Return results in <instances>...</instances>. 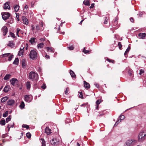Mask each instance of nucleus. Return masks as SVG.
<instances>
[{
	"label": "nucleus",
	"instance_id": "obj_1",
	"mask_svg": "<svg viewBox=\"0 0 146 146\" xmlns=\"http://www.w3.org/2000/svg\"><path fill=\"white\" fill-rule=\"evenodd\" d=\"M146 136V131L143 130L141 131L138 135V141L139 142H142L144 141L145 138V137Z\"/></svg>",
	"mask_w": 146,
	"mask_h": 146
},
{
	"label": "nucleus",
	"instance_id": "obj_2",
	"mask_svg": "<svg viewBox=\"0 0 146 146\" xmlns=\"http://www.w3.org/2000/svg\"><path fill=\"white\" fill-rule=\"evenodd\" d=\"M29 79L33 80H37L38 79L37 74L33 71H31L29 73Z\"/></svg>",
	"mask_w": 146,
	"mask_h": 146
},
{
	"label": "nucleus",
	"instance_id": "obj_3",
	"mask_svg": "<svg viewBox=\"0 0 146 146\" xmlns=\"http://www.w3.org/2000/svg\"><path fill=\"white\" fill-rule=\"evenodd\" d=\"M37 53L36 50L34 49L31 50L29 54L30 58L33 60H35L36 59Z\"/></svg>",
	"mask_w": 146,
	"mask_h": 146
},
{
	"label": "nucleus",
	"instance_id": "obj_4",
	"mask_svg": "<svg viewBox=\"0 0 146 146\" xmlns=\"http://www.w3.org/2000/svg\"><path fill=\"white\" fill-rule=\"evenodd\" d=\"M1 15L2 18L4 20L8 19L10 16V13L8 12L2 13Z\"/></svg>",
	"mask_w": 146,
	"mask_h": 146
},
{
	"label": "nucleus",
	"instance_id": "obj_5",
	"mask_svg": "<svg viewBox=\"0 0 146 146\" xmlns=\"http://www.w3.org/2000/svg\"><path fill=\"white\" fill-rule=\"evenodd\" d=\"M24 98L25 101L27 102H31L33 99L32 96L29 95H25Z\"/></svg>",
	"mask_w": 146,
	"mask_h": 146
},
{
	"label": "nucleus",
	"instance_id": "obj_6",
	"mask_svg": "<svg viewBox=\"0 0 146 146\" xmlns=\"http://www.w3.org/2000/svg\"><path fill=\"white\" fill-rule=\"evenodd\" d=\"M135 141V140L133 139L129 140L126 142L124 146H129L131 144L134 143Z\"/></svg>",
	"mask_w": 146,
	"mask_h": 146
},
{
	"label": "nucleus",
	"instance_id": "obj_7",
	"mask_svg": "<svg viewBox=\"0 0 146 146\" xmlns=\"http://www.w3.org/2000/svg\"><path fill=\"white\" fill-rule=\"evenodd\" d=\"M11 84L13 86H15V84L18 83V80L16 78H12L10 81Z\"/></svg>",
	"mask_w": 146,
	"mask_h": 146
},
{
	"label": "nucleus",
	"instance_id": "obj_8",
	"mask_svg": "<svg viewBox=\"0 0 146 146\" xmlns=\"http://www.w3.org/2000/svg\"><path fill=\"white\" fill-rule=\"evenodd\" d=\"M1 30L3 33V35L4 36L6 35L8 32L7 28L6 26H3L1 29Z\"/></svg>",
	"mask_w": 146,
	"mask_h": 146
},
{
	"label": "nucleus",
	"instance_id": "obj_9",
	"mask_svg": "<svg viewBox=\"0 0 146 146\" xmlns=\"http://www.w3.org/2000/svg\"><path fill=\"white\" fill-rule=\"evenodd\" d=\"M9 2H7L3 5V8L4 9H10V7L9 5Z\"/></svg>",
	"mask_w": 146,
	"mask_h": 146
},
{
	"label": "nucleus",
	"instance_id": "obj_10",
	"mask_svg": "<svg viewBox=\"0 0 146 146\" xmlns=\"http://www.w3.org/2000/svg\"><path fill=\"white\" fill-rule=\"evenodd\" d=\"M50 143L52 145L55 146L58 144L59 142L57 141H56V139L53 138L51 141H50Z\"/></svg>",
	"mask_w": 146,
	"mask_h": 146
},
{
	"label": "nucleus",
	"instance_id": "obj_11",
	"mask_svg": "<svg viewBox=\"0 0 146 146\" xmlns=\"http://www.w3.org/2000/svg\"><path fill=\"white\" fill-rule=\"evenodd\" d=\"M15 102L14 100L11 99L8 100L7 102V105L8 106H12Z\"/></svg>",
	"mask_w": 146,
	"mask_h": 146
},
{
	"label": "nucleus",
	"instance_id": "obj_12",
	"mask_svg": "<svg viewBox=\"0 0 146 146\" xmlns=\"http://www.w3.org/2000/svg\"><path fill=\"white\" fill-rule=\"evenodd\" d=\"M51 129H49L48 127H46L45 129V133L48 135H49L51 133Z\"/></svg>",
	"mask_w": 146,
	"mask_h": 146
},
{
	"label": "nucleus",
	"instance_id": "obj_13",
	"mask_svg": "<svg viewBox=\"0 0 146 146\" xmlns=\"http://www.w3.org/2000/svg\"><path fill=\"white\" fill-rule=\"evenodd\" d=\"M146 35L145 33H140L138 35L139 37L142 39H144L146 36Z\"/></svg>",
	"mask_w": 146,
	"mask_h": 146
},
{
	"label": "nucleus",
	"instance_id": "obj_14",
	"mask_svg": "<svg viewBox=\"0 0 146 146\" xmlns=\"http://www.w3.org/2000/svg\"><path fill=\"white\" fill-rule=\"evenodd\" d=\"M84 86L85 88L89 89L90 88V86L89 83L86 82V81H84Z\"/></svg>",
	"mask_w": 146,
	"mask_h": 146
},
{
	"label": "nucleus",
	"instance_id": "obj_15",
	"mask_svg": "<svg viewBox=\"0 0 146 146\" xmlns=\"http://www.w3.org/2000/svg\"><path fill=\"white\" fill-rule=\"evenodd\" d=\"M15 45V44L14 43L13 41H10L9 42V44H8V46H10L11 48H13Z\"/></svg>",
	"mask_w": 146,
	"mask_h": 146
},
{
	"label": "nucleus",
	"instance_id": "obj_16",
	"mask_svg": "<svg viewBox=\"0 0 146 146\" xmlns=\"http://www.w3.org/2000/svg\"><path fill=\"white\" fill-rule=\"evenodd\" d=\"M26 61L25 59L22 60L21 61V64L22 67L23 68H25L26 67V64H25Z\"/></svg>",
	"mask_w": 146,
	"mask_h": 146
},
{
	"label": "nucleus",
	"instance_id": "obj_17",
	"mask_svg": "<svg viewBox=\"0 0 146 146\" xmlns=\"http://www.w3.org/2000/svg\"><path fill=\"white\" fill-rule=\"evenodd\" d=\"M10 88V86L8 85L6 86L4 88L3 91L5 92L6 93L8 92L9 89Z\"/></svg>",
	"mask_w": 146,
	"mask_h": 146
},
{
	"label": "nucleus",
	"instance_id": "obj_18",
	"mask_svg": "<svg viewBox=\"0 0 146 146\" xmlns=\"http://www.w3.org/2000/svg\"><path fill=\"white\" fill-rule=\"evenodd\" d=\"M70 75L71 76L72 78H76V75L75 74L74 72L72 71V70H70Z\"/></svg>",
	"mask_w": 146,
	"mask_h": 146
},
{
	"label": "nucleus",
	"instance_id": "obj_19",
	"mask_svg": "<svg viewBox=\"0 0 146 146\" xmlns=\"http://www.w3.org/2000/svg\"><path fill=\"white\" fill-rule=\"evenodd\" d=\"M46 48L48 52L49 51L52 52H54V49L52 47H46Z\"/></svg>",
	"mask_w": 146,
	"mask_h": 146
},
{
	"label": "nucleus",
	"instance_id": "obj_20",
	"mask_svg": "<svg viewBox=\"0 0 146 146\" xmlns=\"http://www.w3.org/2000/svg\"><path fill=\"white\" fill-rule=\"evenodd\" d=\"M8 99V97L7 96H6L5 97L2 98L1 99V101L2 103L6 101Z\"/></svg>",
	"mask_w": 146,
	"mask_h": 146
},
{
	"label": "nucleus",
	"instance_id": "obj_21",
	"mask_svg": "<svg viewBox=\"0 0 146 146\" xmlns=\"http://www.w3.org/2000/svg\"><path fill=\"white\" fill-rule=\"evenodd\" d=\"M10 74H6L4 78V80H8L9 79L11 76Z\"/></svg>",
	"mask_w": 146,
	"mask_h": 146
},
{
	"label": "nucleus",
	"instance_id": "obj_22",
	"mask_svg": "<svg viewBox=\"0 0 146 146\" xmlns=\"http://www.w3.org/2000/svg\"><path fill=\"white\" fill-rule=\"evenodd\" d=\"M19 62V59L18 58H15V60L13 62V63L14 64L17 65Z\"/></svg>",
	"mask_w": 146,
	"mask_h": 146
},
{
	"label": "nucleus",
	"instance_id": "obj_23",
	"mask_svg": "<svg viewBox=\"0 0 146 146\" xmlns=\"http://www.w3.org/2000/svg\"><path fill=\"white\" fill-rule=\"evenodd\" d=\"M118 20V19L117 17H116L113 23V25L114 26H116L117 24V20Z\"/></svg>",
	"mask_w": 146,
	"mask_h": 146
},
{
	"label": "nucleus",
	"instance_id": "obj_24",
	"mask_svg": "<svg viewBox=\"0 0 146 146\" xmlns=\"http://www.w3.org/2000/svg\"><path fill=\"white\" fill-rule=\"evenodd\" d=\"M23 21L24 23L25 24L27 25L28 24V21L27 18L24 17L23 19Z\"/></svg>",
	"mask_w": 146,
	"mask_h": 146
},
{
	"label": "nucleus",
	"instance_id": "obj_25",
	"mask_svg": "<svg viewBox=\"0 0 146 146\" xmlns=\"http://www.w3.org/2000/svg\"><path fill=\"white\" fill-rule=\"evenodd\" d=\"M26 86L28 90L30 89L31 88V84L30 82L28 81L26 83Z\"/></svg>",
	"mask_w": 146,
	"mask_h": 146
},
{
	"label": "nucleus",
	"instance_id": "obj_26",
	"mask_svg": "<svg viewBox=\"0 0 146 146\" xmlns=\"http://www.w3.org/2000/svg\"><path fill=\"white\" fill-rule=\"evenodd\" d=\"M131 48L130 46H128L127 48V49L125 51V52L124 53V55L125 56L126 55H127V54L129 52L130 49Z\"/></svg>",
	"mask_w": 146,
	"mask_h": 146
},
{
	"label": "nucleus",
	"instance_id": "obj_27",
	"mask_svg": "<svg viewBox=\"0 0 146 146\" xmlns=\"http://www.w3.org/2000/svg\"><path fill=\"white\" fill-rule=\"evenodd\" d=\"M44 45V43H43L42 42L38 44L37 47L38 48H42L43 47Z\"/></svg>",
	"mask_w": 146,
	"mask_h": 146
},
{
	"label": "nucleus",
	"instance_id": "obj_28",
	"mask_svg": "<svg viewBox=\"0 0 146 146\" xmlns=\"http://www.w3.org/2000/svg\"><path fill=\"white\" fill-rule=\"evenodd\" d=\"M25 106V105L24 102L22 101L21 102L20 105H19V107L21 109H23L24 108Z\"/></svg>",
	"mask_w": 146,
	"mask_h": 146
},
{
	"label": "nucleus",
	"instance_id": "obj_29",
	"mask_svg": "<svg viewBox=\"0 0 146 146\" xmlns=\"http://www.w3.org/2000/svg\"><path fill=\"white\" fill-rule=\"evenodd\" d=\"M19 5H16L14 7L15 11L17 12L19 10Z\"/></svg>",
	"mask_w": 146,
	"mask_h": 146
},
{
	"label": "nucleus",
	"instance_id": "obj_30",
	"mask_svg": "<svg viewBox=\"0 0 146 146\" xmlns=\"http://www.w3.org/2000/svg\"><path fill=\"white\" fill-rule=\"evenodd\" d=\"M40 142L42 143V146H45V141H44V140L43 138H41L40 139Z\"/></svg>",
	"mask_w": 146,
	"mask_h": 146
},
{
	"label": "nucleus",
	"instance_id": "obj_31",
	"mask_svg": "<svg viewBox=\"0 0 146 146\" xmlns=\"http://www.w3.org/2000/svg\"><path fill=\"white\" fill-rule=\"evenodd\" d=\"M5 124V120L3 119V120L0 121V124L2 125H4Z\"/></svg>",
	"mask_w": 146,
	"mask_h": 146
},
{
	"label": "nucleus",
	"instance_id": "obj_32",
	"mask_svg": "<svg viewBox=\"0 0 146 146\" xmlns=\"http://www.w3.org/2000/svg\"><path fill=\"white\" fill-rule=\"evenodd\" d=\"M125 117L124 115H121L119 117V119L120 120L119 122H121V120L123 119Z\"/></svg>",
	"mask_w": 146,
	"mask_h": 146
},
{
	"label": "nucleus",
	"instance_id": "obj_33",
	"mask_svg": "<svg viewBox=\"0 0 146 146\" xmlns=\"http://www.w3.org/2000/svg\"><path fill=\"white\" fill-rule=\"evenodd\" d=\"M10 54V53H7L3 54L1 55L2 58L6 57L9 56Z\"/></svg>",
	"mask_w": 146,
	"mask_h": 146
},
{
	"label": "nucleus",
	"instance_id": "obj_34",
	"mask_svg": "<svg viewBox=\"0 0 146 146\" xmlns=\"http://www.w3.org/2000/svg\"><path fill=\"white\" fill-rule=\"evenodd\" d=\"M84 4L87 6H89L90 5V2L88 1H85V0L84 1Z\"/></svg>",
	"mask_w": 146,
	"mask_h": 146
},
{
	"label": "nucleus",
	"instance_id": "obj_35",
	"mask_svg": "<svg viewBox=\"0 0 146 146\" xmlns=\"http://www.w3.org/2000/svg\"><path fill=\"white\" fill-rule=\"evenodd\" d=\"M23 50H20L19 52L18 55L21 56L23 55Z\"/></svg>",
	"mask_w": 146,
	"mask_h": 146
},
{
	"label": "nucleus",
	"instance_id": "obj_36",
	"mask_svg": "<svg viewBox=\"0 0 146 146\" xmlns=\"http://www.w3.org/2000/svg\"><path fill=\"white\" fill-rule=\"evenodd\" d=\"M11 115H9L7 118L6 119V123H8L9 121H10L11 120Z\"/></svg>",
	"mask_w": 146,
	"mask_h": 146
},
{
	"label": "nucleus",
	"instance_id": "obj_37",
	"mask_svg": "<svg viewBox=\"0 0 146 146\" xmlns=\"http://www.w3.org/2000/svg\"><path fill=\"white\" fill-rule=\"evenodd\" d=\"M35 38H31L29 41L32 44L35 42Z\"/></svg>",
	"mask_w": 146,
	"mask_h": 146
},
{
	"label": "nucleus",
	"instance_id": "obj_38",
	"mask_svg": "<svg viewBox=\"0 0 146 146\" xmlns=\"http://www.w3.org/2000/svg\"><path fill=\"white\" fill-rule=\"evenodd\" d=\"M9 35L11 37H12L13 38H15L16 37L15 34L12 32H9Z\"/></svg>",
	"mask_w": 146,
	"mask_h": 146
},
{
	"label": "nucleus",
	"instance_id": "obj_39",
	"mask_svg": "<svg viewBox=\"0 0 146 146\" xmlns=\"http://www.w3.org/2000/svg\"><path fill=\"white\" fill-rule=\"evenodd\" d=\"M8 111H6V112L3 114V116L4 117H6L8 115Z\"/></svg>",
	"mask_w": 146,
	"mask_h": 146
},
{
	"label": "nucleus",
	"instance_id": "obj_40",
	"mask_svg": "<svg viewBox=\"0 0 146 146\" xmlns=\"http://www.w3.org/2000/svg\"><path fill=\"white\" fill-rule=\"evenodd\" d=\"M22 127L23 128H26L27 129H28L29 128V126L26 124H23L22 125Z\"/></svg>",
	"mask_w": 146,
	"mask_h": 146
},
{
	"label": "nucleus",
	"instance_id": "obj_41",
	"mask_svg": "<svg viewBox=\"0 0 146 146\" xmlns=\"http://www.w3.org/2000/svg\"><path fill=\"white\" fill-rule=\"evenodd\" d=\"M26 136L28 138H31V134L29 133L28 132L26 133Z\"/></svg>",
	"mask_w": 146,
	"mask_h": 146
},
{
	"label": "nucleus",
	"instance_id": "obj_42",
	"mask_svg": "<svg viewBox=\"0 0 146 146\" xmlns=\"http://www.w3.org/2000/svg\"><path fill=\"white\" fill-rule=\"evenodd\" d=\"M14 56L13 55H11L8 57V60L9 61H10L11 60L12 58Z\"/></svg>",
	"mask_w": 146,
	"mask_h": 146
},
{
	"label": "nucleus",
	"instance_id": "obj_43",
	"mask_svg": "<svg viewBox=\"0 0 146 146\" xmlns=\"http://www.w3.org/2000/svg\"><path fill=\"white\" fill-rule=\"evenodd\" d=\"M82 51L84 52L85 54H89L90 52L89 50H85V48H84V50Z\"/></svg>",
	"mask_w": 146,
	"mask_h": 146
},
{
	"label": "nucleus",
	"instance_id": "obj_44",
	"mask_svg": "<svg viewBox=\"0 0 146 146\" xmlns=\"http://www.w3.org/2000/svg\"><path fill=\"white\" fill-rule=\"evenodd\" d=\"M139 74L140 75H141L142 74L144 73V71L143 70L141 69L139 70Z\"/></svg>",
	"mask_w": 146,
	"mask_h": 146
},
{
	"label": "nucleus",
	"instance_id": "obj_45",
	"mask_svg": "<svg viewBox=\"0 0 146 146\" xmlns=\"http://www.w3.org/2000/svg\"><path fill=\"white\" fill-rule=\"evenodd\" d=\"M21 29H20L17 28V29L16 35L18 36V37L19 36V33Z\"/></svg>",
	"mask_w": 146,
	"mask_h": 146
},
{
	"label": "nucleus",
	"instance_id": "obj_46",
	"mask_svg": "<svg viewBox=\"0 0 146 146\" xmlns=\"http://www.w3.org/2000/svg\"><path fill=\"white\" fill-rule=\"evenodd\" d=\"M118 45L119 47V48L120 49H121L122 47V45H121V42H118Z\"/></svg>",
	"mask_w": 146,
	"mask_h": 146
},
{
	"label": "nucleus",
	"instance_id": "obj_47",
	"mask_svg": "<svg viewBox=\"0 0 146 146\" xmlns=\"http://www.w3.org/2000/svg\"><path fill=\"white\" fill-rule=\"evenodd\" d=\"M108 23V19L107 17H105L104 19V24H107Z\"/></svg>",
	"mask_w": 146,
	"mask_h": 146
},
{
	"label": "nucleus",
	"instance_id": "obj_48",
	"mask_svg": "<svg viewBox=\"0 0 146 146\" xmlns=\"http://www.w3.org/2000/svg\"><path fill=\"white\" fill-rule=\"evenodd\" d=\"M69 91V88L68 87L66 88V90L65 91V94L67 95L68 94V92Z\"/></svg>",
	"mask_w": 146,
	"mask_h": 146
},
{
	"label": "nucleus",
	"instance_id": "obj_49",
	"mask_svg": "<svg viewBox=\"0 0 146 146\" xmlns=\"http://www.w3.org/2000/svg\"><path fill=\"white\" fill-rule=\"evenodd\" d=\"M107 60L109 62H112L113 63V62H114V60H112L108 58H107Z\"/></svg>",
	"mask_w": 146,
	"mask_h": 146
},
{
	"label": "nucleus",
	"instance_id": "obj_50",
	"mask_svg": "<svg viewBox=\"0 0 146 146\" xmlns=\"http://www.w3.org/2000/svg\"><path fill=\"white\" fill-rule=\"evenodd\" d=\"M68 48L69 49V50H72L74 49V47L72 46H69V47H68Z\"/></svg>",
	"mask_w": 146,
	"mask_h": 146
},
{
	"label": "nucleus",
	"instance_id": "obj_51",
	"mask_svg": "<svg viewBox=\"0 0 146 146\" xmlns=\"http://www.w3.org/2000/svg\"><path fill=\"white\" fill-rule=\"evenodd\" d=\"M41 88L44 89H45L46 88V84H43L41 86Z\"/></svg>",
	"mask_w": 146,
	"mask_h": 146
},
{
	"label": "nucleus",
	"instance_id": "obj_52",
	"mask_svg": "<svg viewBox=\"0 0 146 146\" xmlns=\"http://www.w3.org/2000/svg\"><path fill=\"white\" fill-rule=\"evenodd\" d=\"M132 72L131 70H129L128 71V73L130 76H131L132 74Z\"/></svg>",
	"mask_w": 146,
	"mask_h": 146
},
{
	"label": "nucleus",
	"instance_id": "obj_53",
	"mask_svg": "<svg viewBox=\"0 0 146 146\" xmlns=\"http://www.w3.org/2000/svg\"><path fill=\"white\" fill-rule=\"evenodd\" d=\"M8 136L7 134H5L2 135V137L3 138H5L7 136Z\"/></svg>",
	"mask_w": 146,
	"mask_h": 146
},
{
	"label": "nucleus",
	"instance_id": "obj_54",
	"mask_svg": "<svg viewBox=\"0 0 146 146\" xmlns=\"http://www.w3.org/2000/svg\"><path fill=\"white\" fill-rule=\"evenodd\" d=\"M100 102L101 101L100 100H97L96 101V104L97 105H98L100 104Z\"/></svg>",
	"mask_w": 146,
	"mask_h": 146
},
{
	"label": "nucleus",
	"instance_id": "obj_55",
	"mask_svg": "<svg viewBox=\"0 0 146 146\" xmlns=\"http://www.w3.org/2000/svg\"><path fill=\"white\" fill-rule=\"evenodd\" d=\"M79 97L81 98H83V96L82 92L80 93Z\"/></svg>",
	"mask_w": 146,
	"mask_h": 146
},
{
	"label": "nucleus",
	"instance_id": "obj_56",
	"mask_svg": "<svg viewBox=\"0 0 146 146\" xmlns=\"http://www.w3.org/2000/svg\"><path fill=\"white\" fill-rule=\"evenodd\" d=\"M45 57L46 59H50V57L49 55L46 54L45 56Z\"/></svg>",
	"mask_w": 146,
	"mask_h": 146
},
{
	"label": "nucleus",
	"instance_id": "obj_57",
	"mask_svg": "<svg viewBox=\"0 0 146 146\" xmlns=\"http://www.w3.org/2000/svg\"><path fill=\"white\" fill-rule=\"evenodd\" d=\"M36 29L37 30H38L40 29V27L39 26L37 25L36 26Z\"/></svg>",
	"mask_w": 146,
	"mask_h": 146
},
{
	"label": "nucleus",
	"instance_id": "obj_58",
	"mask_svg": "<svg viewBox=\"0 0 146 146\" xmlns=\"http://www.w3.org/2000/svg\"><path fill=\"white\" fill-rule=\"evenodd\" d=\"M94 85L97 88H98L99 87V84H97L96 83H94Z\"/></svg>",
	"mask_w": 146,
	"mask_h": 146
},
{
	"label": "nucleus",
	"instance_id": "obj_59",
	"mask_svg": "<svg viewBox=\"0 0 146 146\" xmlns=\"http://www.w3.org/2000/svg\"><path fill=\"white\" fill-rule=\"evenodd\" d=\"M130 20L131 22L132 23L134 22V19L132 17H131L130 18Z\"/></svg>",
	"mask_w": 146,
	"mask_h": 146
},
{
	"label": "nucleus",
	"instance_id": "obj_60",
	"mask_svg": "<svg viewBox=\"0 0 146 146\" xmlns=\"http://www.w3.org/2000/svg\"><path fill=\"white\" fill-rule=\"evenodd\" d=\"M94 3H92L91 4V5L90 7V9L93 8L94 7Z\"/></svg>",
	"mask_w": 146,
	"mask_h": 146
},
{
	"label": "nucleus",
	"instance_id": "obj_61",
	"mask_svg": "<svg viewBox=\"0 0 146 146\" xmlns=\"http://www.w3.org/2000/svg\"><path fill=\"white\" fill-rule=\"evenodd\" d=\"M143 14L142 12H139V13L137 15H139V16L141 17L142 16Z\"/></svg>",
	"mask_w": 146,
	"mask_h": 146
},
{
	"label": "nucleus",
	"instance_id": "obj_62",
	"mask_svg": "<svg viewBox=\"0 0 146 146\" xmlns=\"http://www.w3.org/2000/svg\"><path fill=\"white\" fill-rule=\"evenodd\" d=\"M35 26L34 25H31V29H32V30L33 31L35 29Z\"/></svg>",
	"mask_w": 146,
	"mask_h": 146
},
{
	"label": "nucleus",
	"instance_id": "obj_63",
	"mask_svg": "<svg viewBox=\"0 0 146 146\" xmlns=\"http://www.w3.org/2000/svg\"><path fill=\"white\" fill-rule=\"evenodd\" d=\"M14 122H13L10 125V127H14Z\"/></svg>",
	"mask_w": 146,
	"mask_h": 146
},
{
	"label": "nucleus",
	"instance_id": "obj_64",
	"mask_svg": "<svg viewBox=\"0 0 146 146\" xmlns=\"http://www.w3.org/2000/svg\"><path fill=\"white\" fill-rule=\"evenodd\" d=\"M7 127L8 129V131H9L11 127H10L9 124H8V126H7Z\"/></svg>",
	"mask_w": 146,
	"mask_h": 146
}]
</instances>
